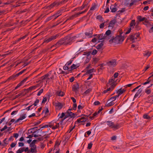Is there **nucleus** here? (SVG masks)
<instances>
[{
	"instance_id": "1",
	"label": "nucleus",
	"mask_w": 153,
	"mask_h": 153,
	"mask_svg": "<svg viewBox=\"0 0 153 153\" xmlns=\"http://www.w3.org/2000/svg\"><path fill=\"white\" fill-rule=\"evenodd\" d=\"M73 38L70 36H67L59 40L53 46L57 48L61 45H71L72 43Z\"/></svg>"
},
{
	"instance_id": "2",
	"label": "nucleus",
	"mask_w": 153,
	"mask_h": 153,
	"mask_svg": "<svg viewBox=\"0 0 153 153\" xmlns=\"http://www.w3.org/2000/svg\"><path fill=\"white\" fill-rule=\"evenodd\" d=\"M120 34L116 36L115 38L113 37L111 38V39L109 40V42L111 43L114 42L115 43L118 44L123 41L124 39V36H122L123 33L122 32V30L120 31Z\"/></svg>"
},
{
	"instance_id": "3",
	"label": "nucleus",
	"mask_w": 153,
	"mask_h": 153,
	"mask_svg": "<svg viewBox=\"0 0 153 153\" xmlns=\"http://www.w3.org/2000/svg\"><path fill=\"white\" fill-rule=\"evenodd\" d=\"M106 122L108 127L112 128L114 131L117 130L120 128L119 124L118 123L114 124V122L111 121H108Z\"/></svg>"
},
{
	"instance_id": "4",
	"label": "nucleus",
	"mask_w": 153,
	"mask_h": 153,
	"mask_svg": "<svg viewBox=\"0 0 153 153\" xmlns=\"http://www.w3.org/2000/svg\"><path fill=\"white\" fill-rule=\"evenodd\" d=\"M139 35L138 33L131 34L127 38V40H129L132 42L137 41L138 39H140Z\"/></svg>"
},
{
	"instance_id": "5",
	"label": "nucleus",
	"mask_w": 153,
	"mask_h": 153,
	"mask_svg": "<svg viewBox=\"0 0 153 153\" xmlns=\"http://www.w3.org/2000/svg\"><path fill=\"white\" fill-rule=\"evenodd\" d=\"M52 71H50L47 74L45 75L42 76V79H47V80H49L50 79H53L54 78V75L56 74L55 72H54V73L51 74Z\"/></svg>"
},
{
	"instance_id": "6",
	"label": "nucleus",
	"mask_w": 153,
	"mask_h": 153,
	"mask_svg": "<svg viewBox=\"0 0 153 153\" xmlns=\"http://www.w3.org/2000/svg\"><path fill=\"white\" fill-rule=\"evenodd\" d=\"M117 79H115L113 78H111L108 80V83L107 85L106 86L107 87H108L109 85H110L111 87H113L114 88L117 84Z\"/></svg>"
},
{
	"instance_id": "7",
	"label": "nucleus",
	"mask_w": 153,
	"mask_h": 153,
	"mask_svg": "<svg viewBox=\"0 0 153 153\" xmlns=\"http://www.w3.org/2000/svg\"><path fill=\"white\" fill-rule=\"evenodd\" d=\"M64 1H56L50 5L49 6V8H51L53 7H57L61 4H62Z\"/></svg>"
},
{
	"instance_id": "8",
	"label": "nucleus",
	"mask_w": 153,
	"mask_h": 153,
	"mask_svg": "<svg viewBox=\"0 0 153 153\" xmlns=\"http://www.w3.org/2000/svg\"><path fill=\"white\" fill-rule=\"evenodd\" d=\"M30 153H36L37 152L36 146L35 145H33L32 144H30Z\"/></svg>"
},
{
	"instance_id": "9",
	"label": "nucleus",
	"mask_w": 153,
	"mask_h": 153,
	"mask_svg": "<svg viewBox=\"0 0 153 153\" xmlns=\"http://www.w3.org/2000/svg\"><path fill=\"white\" fill-rule=\"evenodd\" d=\"M50 124V128L53 130L58 128L59 126V123L56 122H51Z\"/></svg>"
},
{
	"instance_id": "10",
	"label": "nucleus",
	"mask_w": 153,
	"mask_h": 153,
	"mask_svg": "<svg viewBox=\"0 0 153 153\" xmlns=\"http://www.w3.org/2000/svg\"><path fill=\"white\" fill-rule=\"evenodd\" d=\"M95 36H97V37L98 38L99 40L100 41L103 39H105L106 40H108V38L105 35H103V34H100L98 35H96Z\"/></svg>"
},
{
	"instance_id": "11",
	"label": "nucleus",
	"mask_w": 153,
	"mask_h": 153,
	"mask_svg": "<svg viewBox=\"0 0 153 153\" xmlns=\"http://www.w3.org/2000/svg\"><path fill=\"white\" fill-rule=\"evenodd\" d=\"M88 116H85L84 115L81 117L80 118L76 120V122L79 123L85 122L88 120Z\"/></svg>"
},
{
	"instance_id": "12",
	"label": "nucleus",
	"mask_w": 153,
	"mask_h": 153,
	"mask_svg": "<svg viewBox=\"0 0 153 153\" xmlns=\"http://www.w3.org/2000/svg\"><path fill=\"white\" fill-rule=\"evenodd\" d=\"M116 61L115 59H112L107 62V65L111 67H114L116 65Z\"/></svg>"
},
{
	"instance_id": "13",
	"label": "nucleus",
	"mask_w": 153,
	"mask_h": 153,
	"mask_svg": "<svg viewBox=\"0 0 153 153\" xmlns=\"http://www.w3.org/2000/svg\"><path fill=\"white\" fill-rule=\"evenodd\" d=\"M72 110V109H68L66 113L67 114L68 116L71 118H74L76 115V114L73 113L71 111Z\"/></svg>"
},
{
	"instance_id": "14",
	"label": "nucleus",
	"mask_w": 153,
	"mask_h": 153,
	"mask_svg": "<svg viewBox=\"0 0 153 153\" xmlns=\"http://www.w3.org/2000/svg\"><path fill=\"white\" fill-rule=\"evenodd\" d=\"M85 34L88 38H91L92 37L93 34L92 30L90 29L89 30H87Z\"/></svg>"
},
{
	"instance_id": "15",
	"label": "nucleus",
	"mask_w": 153,
	"mask_h": 153,
	"mask_svg": "<svg viewBox=\"0 0 153 153\" xmlns=\"http://www.w3.org/2000/svg\"><path fill=\"white\" fill-rule=\"evenodd\" d=\"M98 7V5L96 4L95 3L92 4V7L90 8L89 11L91 12V11H93L97 10Z\"/></svg>"
},
{
	"instance_id": "16",
	"label": "nucleus",
	"mask_w": 153,
	"mask_h": 153,
	"mask_svg": "<svg viewBox=\"0 0 153 153\" xmlns=\"http://www.w3.org/2000/svg\"><path fill=\"white\" fill-rule=\"evenodd\" d=\"M39 84H37L36 85L30 86L28 89L27 90L29 91H33L35 90L36 88L39 87Z\"/></svg>"
},
{
	"instance_id": "17",
	"label": "nucleus",
	"mask_w": 153,
	"mask_h": 153,
	"mask_svg": "<svg viewBox=\"0 0 153 153\" xmlns=\"http://www.w3.org/2000/svg\"><path fill=\"white\" fill-rule=\"evenodd\" d=\"M114 88H113V87L110 86L106 90H105L103 91V93L105 94L106 93H109L111 91H112Z\"/></svg>"
},
{
	"instance_id": "18",
	"label": "nucleus",
	"mask_w": 153,
	"mask_h": 153,
	"mask_svg": "<svg viewBox=\"0 0 153 153\" xmlns=\"http://www.w3.org/2000/svg\"><path fill=\"white\" fill-rule=\"evenodd\" d=\"M153 85L152 84H151L150 86L148 87L145 90V92L147 94H150L151 91L152 90L150 88Z\"/></svg>"
},
{
	"instance_id": "19",
	"label": "nucleus",
	"mask_w": 153,
	"mask_h": 153,
	"mask_svg": "<svg viewBox=\"0 0 153 153\" xmlns=\"http://www.w3.org/2000/svg\"><path fill=\"white\" fill-rule=\"evenodd\" d=\"M79 89V85L77 83L76 84L74 85L72 87L73 91L75 92H77Z\"/></svg>"
},
{
	"instance_id": "20",
	"label": "nucleus",
	"mask_w": 153,
	"mask_h": 153,
	"mask_svg": "<svg viewBox=\"0 0 153 153\" xmlns=\"http://www.w3.org/2000/svg\"><path fill=\"white\" fill-rule=\"evenodd\" d=\"M55 105L59 109H61L63 106V105L62 103L60 102H56L55 104Z\"/></svg>"
},
{
	"instance_id": "21",
	"label": "nucleus",
	"mask_w": 153,
	"mask_h": 153,
	"mask_svg": "<svg viewBox=\"0 0 153 153\" xmlns=\"http://www.w3.org/2000/svg\"><path fill=\"white\" fill-rule=\"evenodd\" d=\"M126 90L124 89L120 88L117 91V93L118 94V96L122 94Z\"/></svg>"
},
{
	"instance_id": "22",
	"label": "nucleus",
	"mask_w": 153,
	"mask_h": 153,
	"mask_svg": "<svg viewBox=\"0 0 153 153\" xmlns=\"http://www.w3.org/2000/svg\"><path fill=\"white\" fill-rule=\"evenodd\" d=\"M78 14H77V13L72 15L69 18H68L66 21H65L64 23H65L68 20H72L78 17Z\"/></svg>"
},
{
	"instance_id": "23",
	"label": "nucleus",
	"mask_w": 153,
	"mask_h": 153,
	"mask_svg": "<svg viewBox=\"0 0 153 153\" xmlns=\"http://www.w3.org/2000/svg\"><path fill=\"white\" fill-rule=\"evenodd\" d=\"M56 95L57 96L63 97L65 95V93L61 91H58L56 92Z\"/></svg>"
},
{
	"instance_id": "24",
	"label": "nucleus",
	"mask_w": 153,
	"mask_h": 153,
	"mask_svg": "<svg viewBox=\"0 0 153 153\" xmlns=\"http://www.w3.org/2000/svg\"><path fill=\"white\" fill-rule=\"evenodd\" d=\"M26 114H25L22 115H21L20 117L15 121V123H17L20 120H22L25 119L26 117Z\"/></svg>"
},
{
	"instance_id": "25",
	"label": "nucleus",
	"mask_w": 153,
	"mask_h": 153,
	"mask_svg": "<svg viewBox=\"0 0 153 153\" xmlns=\"http://www.w3.org/2000/svg\"><path fill=\"white\" fill-rule=\"evenodd\" d=\"M151 54V52L148 51H146L144 52L143 54L144 57L148 58L150 55Z\"/></svg>"
},
{
	"instance_id": "26",
	"label": "nucleus",
	"mask_w": 153,
	"mask_h": 153,
	"mask_svg": "<svg viewBox=\"0 0 153 153\" xmlns=\"http://www.w3.org/2000/svg\"><path fill=\"white\" fill-rule=\"evenodd\" d=\"M116 20L115 19H114L111 21L109 24V27H113L115 25L116 23Z\"/></svg>"
},
{
	"instance_id": "27",
	"label": "nucleus",
	"mask_w": 153,
	"mask_h": 153,
	"mask_svg": "<svg viewBox=\"0 0 153 153\" xmlns=\"http://www.w3.org/2000/svg\"><path fill=\"white\" fill-rule=\"evenodd\" d=\"M111 12L112 13H114L117 11V8L116 6L114 5H111L110 7Z\"/></svg>"
},
{
	"instance_id": "28",
	"label": "nucleus",
	"mask_w": 153,
	"mask_h": 153,
	"mask_svg": "<svg viewBox=\"0 0 153 153\" xmlns=\"http://www.w3.org/2000/svg\"><path fill=\"white\" fill-rule=\"evenodd\" d=\"M104 35L108 38V39H109L110 37L111 36V31L110 30H108L106 32Z\"/></svg>"
},
{
	"instance_id": "29",
	"label": "nucleus",
	"mask_w": 153,
	"mask_h": 153,
	"mask_svg": "<svg viewBox=\"0 0 153 153\" xmlns=\"http://www.w3.org/2000/svg\"><path fill=\"white\" fill-rule=\"evenodd\" d=\"M79 66V64L76 65L73 64L70 67L71 71L77 68Z\"/></svg>"
},
{
	"instance_id": "30",
	"label": "nucleus",
	"mask_w": 153,
	"mask_h": 153,
	"mask_svg": "<svg viewBox=\"0 0 153 153\" xmlns=\"http://www.w3.org/2000/svg\"><path fill=\"white\" fill-rule=\"evenodd\" d=\"M136 23L135 20H132L131 21L130 24V27L132 28H133L134 26H135Z\"/></svg>"
},
{
	"instance_id": "31",
	"label": "nucleus",
	"mask_w": 153,
	"mask_h": 153,
	"mask_svg": "<svg viewBox=\"0 0 153 153\" xmlns=\"http://www.w3.org/2000/svg\"><path fill=\"white\" fill-rule=\"evenodd\" d=\"M142 91V89L141 88L139 89L137 92L136 93L135 95H134V97L136 98L140 94Z\"/></svg>"
},
{
	"instance_id": "32",
	"label": "nucleus",
	"mask_w": 153,
	"mask_h": 153,
	"mask_svg": "<svg viewBox=\"0 0 153 153\" xmlns=\"http://www.w3.org/2000/svg\"><path fill=\"white\" fill-rule=\"evenodd\" d=\"M137 18L139 22L144 21V20H145V19H146V18L144 17H143L140 16H137Z\"/></svg>"
},
{
	"instance_id": "33",
	"label": "nucleus",
	"mask_w": 153,
	"mask_h": 153,
	"mask_svg": "<svg viewBox=\"0 0 153 153\" xmlns=\"http://www.w3.org/2000/svg\"><path fill=\"white\" fill-rule=\"evenodd\" d=\"M85 107V105L82 103L80 105H79L77 107V111L78 112H80V109H82Z\"/></svg>"
},
{
	"instance_id": "34",
	"label": "nucleus",
	"mask_w": 153,
	"mask_h": 153,
	"mask_svg": "<svg viewBox=\"0 0 153 153\" xmlns=\"http://www.w3.org/2000/svg\"><path fill=\"white\" fill-rule=\"evenodd\" d=\"M96 72V70L94 68H92L91 69L88 70L86 72V74H90L93 72Z\"/></svg>"
},
{
	"instance_id": "35",
	"label": "nucleus",
	"mask_w": 153,
	"mask_h": 153,
	"mask_svg": "<svg viewBox=\"0 0 153 153\" xmlns=\"http://www.w3.org/2000/svg\"><path fill=\"white\" fill-rule=\"evenodd\" d=\"M27 77H26V78H25L22 81L19 83L18 84V85L20 87L21 86H22L23 85L25 82L27 80Z\"/></svg>"
},
{
	"instance_id": "36",
	"label": "nucleus",
	"mask_w": 153,
	"mask_h": 153,
	"mask_svg": "<svg viewBox=\"0 0 153 153\" xmlns=\"http://www.w3.org/2000/svg\"><path fill=\"white\" fill-rule=\"evenodd\" d=\"M111 102H110L108 103H106V105H105L107 107H109V106H112L115 103L114 102V101H112V100H111Z\"/></svg>"
},
{
	"instance_id": "37",
	"label": "nucleus",
	"mask_w": 153,
	"mask_h": 153,
	"mask_svg": "<svg viewBox=\"0 0 153 153\" xmlns=\"http://www.w3.org/2000/svg\"><path fill=\"white\" fill-rule=\"evenodd\" d=\"M59 35H55L51 37H50V38L51 39V41H52L53 40H55L56 39L57 37Z\"/></svg>"
},
{
	"instance_id": "38",
	"label": "nucleus",
	"mask_w": 153,
	"mask_h": 153,
	"mask_svg": "<svg viewBox=\"0 0 153 153\" xmlns=\"http://www.w3.org/2000/svg\"><path fill=\"white\" fill-rule=\"evenodd\" d=\"M103 45V43L102 42H101L96 47V48L97 49H100L102 48Z\"/></svg>"
},
{
	"instance_id": "39",
	"label": "nucleus",
	"mask_w": 153,
	"mask_h": 153,
	"mask_svg": "<svg viewBox=\"0 0 153 153\" xmlns=\"http://www.w3.org/2000/svg\"><path fill=\"white\" fill-rule=\"evenodd\" d=\"M24 148L22 147L20 148L17 151L16 153H22L24 151Z\"/></svg>"
},
{
	"instance_id": "40",
	"label": "nucleus",
	"mask_w": 153,
	"mask_h": 153,
	"mask_svg": "<svg viewBox=\"0 0 153 153\" xmlns=\"http://www.w3.org/2000/svg\"><path fill=\"white\" fill-rule=\"evenodd\" d=\"M119 96L118 95L115 96L114 97H111L109 100L114 101L117 97H118Z\"/></svg>"
},
{
	"instance_id": "41",
	"label": "nucleus",
	"mask_w": 153,
	"mask_h": 153,
	"mask_svg": "<svg viewBox=\"0 0 153 153\" xmlns=\"http://www.w3.org/2000/svg\"><path fill=\"white\" fill-rule=\"evenodd\" d=\"M63 68L64 70H68L69 71H71L70 70V68H68V66L67 65H65V66L63 67Z\"/></svg>"
},
{
	"instance_id": "42",
	"label": "nucleus",
	"mask_w": 153,
	"mask_h": 153,
	"mask_svg": "<svg viewBox=\"0 0 153 153\" xmlns=\"http://www.w3.org/2000/svg\"><path fill=\"white\" fill-rule=\"evenodd\" d=\"M34 108L33 105H31L26 108L25 109L27 111H29L30 109H32Z\"/></svg>"
},
{
	"instance_id": "43",
	"label": "nucleus",
	"mask_w": 153,
	"mask_h": 153,
	"mask_svg": "<svg viewBox=\"0 0 153 153\" xmlns=\"http://www.w3.org/2000/svg\"><path fill=\"white\" fill-rule=\"evenodd\" d=\"M145 21L144 23H143L144 25H147V27H149V21L146 18V19L144 20Z\"/></svg>"
},
{
	"instance_id": "44",
	"label": "nucleus",
	"mask_w": 153,
	"mask_h": 153,
	"mask_svg": "<svg viewBox=\"0 0 153 153\" xmlns=\"http://www.w3.org/2000/svg\"><path fill=\"white\" fill-rule=\"evenodd\" d=\"M152 26L149 29V33H151L153 32V24H150L149 26Z\"/></svg>"
},
{
	"instance_id": "45",
	"label": "nucleus",
	"mask_w": 153,
	"mask_h": 153,
	"mask_svg": "<svg viewBox=\"0 0 153 153\" xmlns=\"http://www.w3.org/2000/svg\"><path fill=\"white\" fill-rule=\"evenodd\" d=\"M51 39L49 37L48 38H45V39L44 42L48 43L51 42Z\"/></svg>"
},
{
	"instance_id": "46",
	"label": "nucleus",
	"mask_w": 153,
	"mask_h": 153,
	"mask_svg": "<svg viewBox=\"0 0 153 153\" xmlns=\"http://www.w3.org/2000/svg\"><path fill=\"white\" fill-rule=\"evenodd\" d=\"M24 151L26 152H27V153H30V150L29 149V148L28 147H24Z\"/></svg>"
},
{
	"instance_id": "47",
	"label": "nucleus",
	"mask_w": 153,
	"mask_h": 153,
	"mask_svg": "<svg viewBox=\"0 0 153 153\" xmlns=\"http://www.w3.org/2000/svg\"><path fill=\"white\" fill-rule=\"evenodd\" d=\"M143 117L144 119H149L150 118V117L149 115L146 114H144L143 116Z\"/></svg>"
},
{
	"instance_id": "48",
	"label": "nucleus",
	"mask_w": 153,
	"mask_h": 153,
	"mask_svg": "<svg viewBox=\"0 0 153 153\" xmlns=\"http://www.w3.org/2000/svg\"><path fill=\"white\" fill-rule=\"evenodd\" d=\"M39 99H36V100L34 104H32V105H33V106L34 107L37 105V104L39 102Z\"/></svg>"
},
{
	"instance_id": "49",
	"label": "nucleus",
	"mask_w": 153,
	"mask_h": 153,
	"mask_svg": "<svg viewBox=\"0 0 153 153\" xmlns=\"http://www.w3.org/2000/svg\"><path fill=\"white\" fill-rule=\"evenodd\" d=\"M44 90L43 89H41L38 92L37 95L38 96H40L41 94L43 92Z\"/></svg>"
},
{
	"instance_id": "50",
	"label": "nucleus",
	"mask_w": 153,
	"mask_h": 153,
	"mask_svg": "<svg viewBox=\"0 0 153 153\" xmlns=\"http://www.w3.org/2000/svg\"><path fill=\"white\" fill-rule=\"evenodd\" d=\"M150 77H149L147 79V80L146 81V82H144V83H143V85H146L147 84H149V82H150L151 81V80L150 79Z\"/></svg>"
},
{
	"instance_id": "51",
	"label": "nucleus",
	"mask_w": 153,
	"mask_h": 153,
	"mask_svg": "<svg viewBox=\"0 0 153 153\" xmlns=\"http://www.w3.org/2000/svg\"><path fill=\"white\" fill-rule=\"evenodd\" d=\"M119 75V74L117 73H115L114 74V76L111 78H113L114 79H116V78Z\"/></svg>"
},
{
	"instance_id": "52",
	"label": "nucleus",
	"mask_w": 153,
	"mask_h": 153,
	"mask_svg": "<svg viewBox=\"0 0 153 153\" xmlns=\"http://www.w3.org/2000/svg\"><path fill=\"white\" fill-rule=\"evenodd\" d=\"M53 19V17L52 16H49L46 19V22H48L50 20H51L52 19Z\"/></svg>"
},
{
	"instance_id": "53",
	"label": "nucleus",
	"mask_w": 153,
	"mask_h": 153,
	"mask_svg": "<svg viewBox=\"0 0 153 153\" xmlns=\"http://www.w3.org/2000/svg\"><path fill=\"white\" fill-rule=\"evenodd\" d=\"M16 77L15 75H13L11 76H10L7 79V80L9 81L11 79H14V78Z\"/></svg>"
},
{
	"instance_id": "54",
	"label": "nucleus",
	"mask_w": 153,
	"mask_h": 153,
	"mask_svg": "<svg viewBox=\"0 0 153 153\" xmlns=\"http://www.w3.org/2000/svg\"><path fill=\"white\" fill-rule=\"evenodd\" d=\"M59 118H62L65 116V113H62L61 114H60L59 113L58 115V116H59Z\"/></svg>"
},
{
	"instance_id": "55",
	"label": "nucleus",
	"mask_w": 153,
	"mask_h": 153,
	"mask_svg": "<svg viewBox=\"0 0 153 153\" xmlns=\"http://www.w3.org/2000/svg\"><path fill=\"white\" fill-rule=\"evenodd\" d=\"M77 108V104L76 103H74L73 105V108L72 109H73L74 110H75Z\"/></svg>"
},
{
	"instance_id": "56",
	"label": "nucleus",
	"mask_w": 153,
	"mask_h": 153,
	"mask_svg": "<svg viewBox=\"0 0 153 153\" xmlns=\"http://www.w3.org/2000/svg\"><path fill=\"white\" fill-rule=\"evenodd\" d=\"M47 97H44L42 101V103H45L47 101Z\"/></svg>"
},
{
	"instance_id": "57",
	"label": "nucleus",
	"mask_w": 153,
	"mask_h": 153,
	"mask_svg": "<svg viewBox=\"0 0 153 153\" xmlns=\"http://www.w3.org/2000/svg\"><path fill=\"white\" fill-rule=\"evenodd\" d=\"M93 145V144L92 142L90 143L88 145V149H91L92 146Z\"/></svg>"
},
{
	"instance_id": "58",
	"label": "nucleus",
	"mask_w": 153,
	"mask_h": 153,
	"mask_svg": "<svg viewBox=\"0 0 153 153\" xmlns=\"http://www.w3.org/2000/svg\"><path fill=\"white\" fill-rule=\"evenodd\" d=\"M131 29L132 28L131 27H130L129 28H128L127 31L125 33V34H127L129 33L130 32Z\"/></svg>"
},
{
	"instance_id": "59",
	"label": "nucleus",
	"mask_w": 153,
	"mask_h": 153,
	"mask_svg": "<svg viewBox=\"0 0 153 153\" xmlns=\"http://www.w3.org/2000/svg\"><path fill=\"white\" fill-rule=\"evenodd\" d=\"M97 50L96 49H94L93 50L92 52H91V54L92 55H95L97 54Z\"/></svg>"
},
{
	"instance_id": "60",
	"label": "nucleus",
	"mask_w": 153,
	"mask_h": 153,
	"mask_svg": "<svg viewBox=\"0 0 153 153\" xmlns=\"http://www.w3.org/2000/svg\"><path fill=\"white\" fill-rule=\"evenodd\" d=\"M62 10V9H61L58 10L56 13L57 15H59V16H60L61 15V12Z\"/></svg>"
},
{
	"instance_id": "61",
	"label": "nucleus",
	"mask_w": 153,
	"mask_h": 153,
	"mask_svg": "<svg viewBox=\"0 0 153 153\" xmlns=\"http://www.w3.org/2000/svg\"><path fill=\"white\" fill-rule=\"evenodd\" d=\"M22 95H23V93H20L15 96V99L17 98H18L19 97Z\"/></svg>"
},
{
	"instance_id": "62",
	"label": "nucleus",
	"mask_w": 153,
	"mask_h": 153,
	"mask_svg": "<svg viewBox=\"0 0 153 153\" xmlns=\"http://www.w3.org/2000/svg\"><path fill=\"white\" fill-rule=\"evenodd\" d=\"M16 143H12L10 145V147L11 148L14 147L16 145Z\"/></svg>"
},
{
	"instance_id": "63",
	"label": "nucleus",
	"mask_w": 153,
	"mask_h": 153,
	"mask_svg": "<svg viewBox=\"0 0 153 153\" xmlns=\"http://www.w3.org/2000/svg\"><path fill=\"white\" fill-rule=\"evenodd\" d=\"M100 103L99 101H96L94 103V105H97L100 104Z\"/></svg>"
},
{
	"instance_id": "64",
	"label": "nucleus",
	"mask_w": 153,
	"mask_h": 153,
	"mask_svg": "<svg viewBox=\"0 0 153 153\" xmlns=\"http://www.w3.org/2000/svg\"><path fill=\"white\" fill-rule=\"evenodd\" d=\"M19 146V147H23L24 145V144L22 142H19L18 143Z\"/></svg>"
}]
</instances>
